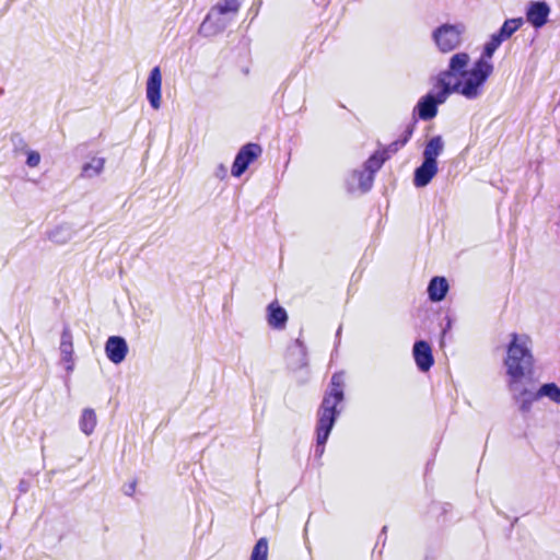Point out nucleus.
Returning <instances> with one entry per match:
<instances>
[{"instance_id":"12","label":"nucleus","mask_w":560,"mask_h":560,"mask_svg":"<svg viewBox=\"0 0 560 560\" xmlns=\"http://www.w3.org/2000/svg\"><path fill=\"white\" fill-rule=\"evenodd\" d=\"M550 8L546 2H533L527 9L526 18L534 27L539 28L547 23Z\"/></svg>"},{"instance_id":"25","label":"nucleus","mask_w":560,"mask_h":560,"mask_svg":"<svg viewBox=\"0 0 560 560\" xmlns=\"http://www.w3.org/2000/svg\"><path fill=\"white\" fill-rule=\"evenodd\" d=\"M386 159L387 155L385 152H376L366 161L364 170H366V172H371V174L374 175L375 172L381 168Z\"/></svg>"},{"instance_id":"17","label":"nucleus","mask_w":560,"mask_h":560,"mask_svg":"<svg viewBox=\"0 0 560 560\" xmlns=\"http://www.w3.org/2000/svg\"><path fill=\"white\" fill-rule=\"evenodd\" d=\"M60 352H61V360L67 364V366H66L67 371H72V369H73V361H72L73 345H72V335L69 329H65L61 334Z\"/></svg>"},{"instance_id":"23","label":"nucleus","mask_w":560,"mask_h":560,"mask_svg":"<svg viewBox=\"0 0 560 560\" xmlns=\"http://www.w3.org/2000/svg\"><path fill=\"white\" fill-rule=\"evenodd\" d=\"M523 25V19H511L506 20L498 32L499 36L503 40L509 39L521 26Z\"/></svg>"},{"instance_id":"26","label":"nucleus","mask_w":560,"mask_h":560,"mask_svg":"<svg viewBox=\"0 0 560 560\" xmlns=\"http://www.w3.org/2000/svg\"><path fill=\"white\" fill-rule=\"evenodd\" d=\"M267 557H268V541L266 538H260L253 551H252V556H250V560H267Z\"/></svg>"},{"instance_id":"19","label":"nucleus","mask_w":560,"mask_h":560,"mask_svg":"<svg viewBox=\"0 0 560 560\" xmlns=\"http://www.w3.org/2000/svg\"><path fill=\"white\" fill-rule=\"evenodd\" d=\"M448 291V283L443 277H434L428 287L429 298L433 302L442 301Z\"/></svg>"},{"instance_id":"21","label":"nucleus","mask_w":560,"mask_h":560,"mask_svg":"<svg viewBox=\"0 0 560 560\" xmlns=\"http://www.w3.org/2000/svg\"><path fill=\"white\" fill-rule=\"evenodd\" d=\"M73 233L69 226L59 225L49 231L48 238L58 245H65L72 240Z\"/></svg>"},{"instance_id":"14","label":"nucleus","mask_w":560,"mask_h":560,"mask_svg":"<svg viewBox=\"0 0 560 560\" xmlns=\"http://www.w3.org/2000/svg\"><path fill=\"white\" fill-rule=\"evenodd\" d=\"M106 160L100 155H93L85 161L81 167V177L94 178L100 176L105 167Z\"/></svg>"},{"instance_id":"10","label":"nucleus","mask_w":560,"mask_h":560,"mask_svg":"<svg viewBox=\"0 0 560 560\" xmlns=\"http://www.w3.org/2000/svg\"><path fill=\"white\" fill-rule=\"evenodd\" d=\"M105 353L114 364L121 363L128 353V345L122 337L112 336L105 343Z\"/></svg>"},{"instance_id":"20","label":"nucleus","mask_w":560,"mask_h":560,"mask_svg":"<svg viewBox=\"0 0 560 560\" xmlns=\"http://www.w3.org/2000/svg\"><path fill=\"white\" fill-rule=\"evenodd\" d=\"M80 429L85 435H91L97 424V417L92 408H85L82 410L80 420H79Z\"/></svg>"},{"instance_id":"7","label":"nucleus","mask_w":560,"mask_h":560,"mask_svg":"<svg viewBox=\"0 0 560 560\" xmlns=\"http://www.w3.org/2000/svg\"><path fill=\"white\" fill-rule=\"evenodd\" d=\"M162 80L160 67L152 68L145 82V96L154 110H159L162 105Z\"/></svg>"},{"instance_id":"18","label":"nucleus","mask_w":560,"mask_h":560,"mask_svg":"<svg viewBox=\"0 0 560 560\" xmlns=\"http://www.w3.org/2000/svg\"><path fill=\"white\" fill-rule=\"evenodd\" d=\"M444 150V141L441 136L432 137L425 144L423 150V161L430 163H438V156Z\"/></svg>"},{"instance_id":"9","label":"nucleus","mask_w":560,"mask_h":560,"mask_svg":"<svg viewBox=\"0 0 560 560\" xmlns=\"http://www.w3.org/2000/svg\"><path fill=\"white\" fill-rule=\"evenodd\" d=\"M233 16L223 14L220 11L211 9L205 21L201 23L199 32L205 36H213L222 32Z\"/></svg>"},{"instance_id":"13","label":"nucleus","mask_w":560,"mask_h":560,"mask_svg":"<svg viewBox=\"0 0 560 560\" xmlns=\"http://www.w3.org/2000/svg\"><path fill=\"white\" fill-rule=\"evenodd\" d=\"M438 173V163H430L423 161L422 164L416 168L413 184L416 187H425Z\"/></svg>"},{"instance_id":"28","label":"nucleus","mask_w":560,"mask_h":560,"mask_svg":"<svg viewBox=\"0 0 560 560\" xmlns=\"http://www.w3.org/2000/svg\"><path fill=\"white\" fill-rule=\"evenodd\" d=\"M136 491V481H131L130 483L124 487V492L127 495H132Z\"/></svg>"},{"instance_id":"8","label":"nucleus","mask_w":560,"mask_h":560,"mask_svg":"<svg viewBox=\"0 0 560 560\" xmlns=\"http://www.w3.org/2000/svg\"><path fill=\"white\" fill-rule=\"evenodd\" d=\"M261 153V148L256 143H248L244 145L237 153L233 166L232 175L240 177Z\"/></svg>"},{"instance_id":"6","label":"nucleus","mask_w":560,"mask_h":560,"mask_svg":"<svg viewBox=\"0 0 560 560\" xmlns=\"http://www.w3.org/2000/svg\"><path fill=\"white\" fill-rule=\"evenodd\" d=\"M526 377L506 380V387L518 410L527 413L532 410L534 402L541 400L540 386L533 389L525 382Z\"/></svg>"},{"instance_id":"5","label":"nucleus","mask_w":560,"mask_h":560,"mask_svg":"<svg viewBox=\"0 0 560 560\" xmlns=\"http://www.w3.org/2000/svg\"><path fill=\"white\" fill-rule=\"evenodd\" d=\"M465 33L466 26L463 23H444L432 32V39L439 51L448 54L460 47Z\"/></svg>"},{"instance_id":"16","label":"nucleus","mask_w":560,"mask_h":560,"mask_svg":"<svg viewBox=\"0 0 560 560\" xmlns=\"http://www.w3.org/2000/svg\"><path fill=\"white\" fill-rule=\"evenodd\" d=\"M373 179L374 175H372L371 172H366V170H363L361 172H354L348 183L349 189H359L365 192L372 187Z\"/></svg>"},{"instance_id":"22","label":"nucleus","mask_w":560,"mask_h":560,"mask_svg":"<svg viewBox=\"0 0 560 560\" xmlns=\"http://www.w3.org/2000/svg\"><path fill=\"white\" fill-rule=\"evenodd\" d=\"M541 399L560 406V386L555 382H548L540 385Z\"/></svg>"},{"instance_id":"4","label":"nucleus","mask_w":560,"mask_h":560,"mask_svg":"<svg viewBox=\"0 0 560 560\" xmlns=\"http://www.w3.org/2000/svg\"><path fill=\"white\" fill-rule=\"evenodd\" d=\"M343 376L334 374L331 377L330 389L325 395L322 406L318 410L317 423V446L316 453L320 456L324 453V445L328 440L329 433L335 424L340 410L338 405L343 399Z\"/></svg>"},{"instance_id":"2","label":"nucleus","mask_w":560,"mask_h":560,"mask_svg":"<svg viewBox=\"0 0 560 560\" xmlns=\"http://www.w3.org/2000/svg\"><path fill=\"white\" fill-rule=\"evenodd\" d=\"M502 42L504 40L499 36L498 33L493 34L490 40L485 45L480 58L476 60L469 69L467 68L470 61L468 54L456 52L450 59V61H453L455 58L462 57V66L457 73L460 75V79L465 81L467 88L476 92L479 96L482 95L485 84L493 72V63L491 62V58Z\"/></svg>"},{"instance_id":"30","label":"nucleus","mask_w":560,"mask_h":560,"mask_svg":"<svg viewBox=\"0 0 560 560\" xmlns=\"http://www.w3.org/2000/svg\"><path fill=\"white\" fill-rule=\"evenodd\" d=\"M408 138H405L404 141L401 142V145H404L406 142H407Z\"/></svg>"},{"instance_id":"15","label":"nucleus","mask_w":560,"mask_h":560,"mask_svg":"<svg viewBox=\"0 0 560 560\" xmlns=\"http://www.w3.org/2000/svg\"><path fill=\"white\" fill-rule=\"evenodd\" d=\"M267 320L271 327L281 329L285 326L288 314L278 302H272L267 307Z\"/></svg>"},{"instance_id":"11","label":"nucleus","mask_w":560,"mask_h":560,"mask_svg":"<svg viewBox=\"0 0 560 560\" xmlns=\"http://www.w3.org/2000/svg\"><path fill=\"white\" fill-rule=\"evenodd\" d=\"M413 359L418 369L422 372H427L433 365V355L431 347L425 341H417L412 350Z\"/></svg>"},{"instance_id":"27","label":"nucleus","mask_w":560,"mask_h":560,"mask_svg":"<svg viewBox=\"0 0 560 560\" xmlns=\"http://www.w3.org/2000/svg\"><path fill=\"white\" fill-rule=\"evenodd\" d=\"M25 154H26L25 163L28 167H37L39 165L40 160H42L39 152L27 149V150H25Z\"/></svg>"},{"instance_id":"3","label":"nucleus","mask_w":560,"mask_h":560,"mask_svg":"<svg viewBox=\"0 0 560 560\" xmlns=\"http://www.w3.org/2000/svg\"><path fill=\"white\" fill-rule=\"evenodd\" d=\"M508 339L503 359L506 380L530 376L536 364L533 338L525 332H512Z\"/></svg>"},{"instance_id":"24","label":"nucleus","mask_w":560,"mask_h":560,"mask_svg":"<svg viewBox=\"0 0 560 560\" xmlns=\"http://www.w3.org/2000/svg\"><path fill=\"white\" fill-rule=\"evenodd\" d=\"M241 5V0H221L212 9L220 11L223 14L234 16Z\"/></svg>"},{"instance_id":"29","label":"nucleus","mask_w":560,"mask_h":560,"mask_svg":"<svg viewBox=\"0 0 560 560\" xmlns=\"http://www.w3.org/2000/svg\"><path fill=\"white\" fill-rule=\"evenodd\" d=\"M219 172L218 175H220L221 177H224L225 176V173H226V170L223 165H220L219 166Z\"/></svg>"},{"instance_id":"1","label":"nucleus","mask_w":560,"mask_h":560,"mask_svg":"<svg viewBox=\"0 0 560 560\" xmlns=\"http://www.w3.org/2000/svg\"><path fill=\"white\" fill-rule=\"evenodd\" d=\"M460 60L462 57H458L450 61L447 69L438 74L434 91L420 100L417 107L421 119L429 120L435 117L436 106L443 104L453 93L470 101L480 97L476 92L469 90L465 81L458 75L457 72L462 66Z\"/></svg>"}]
</instances>
